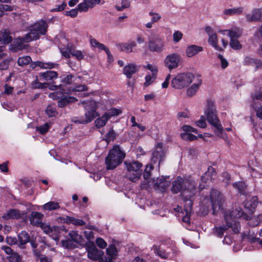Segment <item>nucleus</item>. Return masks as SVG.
Here are the masks:
<instances>
[{"label": "nucleus", "instance_id": "f8f14e48", "mask_svg": "<svg viewBox=\"0 0 262 262\" xmlns=\"http://www.w3.org/2000/svg\"><path fill=\"white\" fill-rule=\"evenodd\" d=\"M181 60V56L178 53H172L168 55L164 60L166 67L171 70L177 68Z\"/></svg>", "mask_w": 262, "mask_h": 262}, {"label": "nucleus", "instance_id": "6e6552de", "mask_svg": "<svg viewBox=\"0 0 262 262\" xmlns=\"http://www.w3.org/2000/svg\"><path fill=\"white\" fill-rule=\"evenodd\" d=\"M194 78V76L192 73H181L172 79L171 85L175 89H182L187 86Z\"/></svg>", "mask_w": 262, "mask_h": 262}, {"label": "nucleus", "instance_id": "5fc2aeb1", "mask_svg": "<svg viewBox=\"0 0 262 262\" xmlns=\"http://www.w3.org/2000/svg\"><path fill=\"white\" fill-rule=\"evenodd\" d=\"M50 128V125L48 123H45L40 126L36 127V130L38 131L41 134L46 133Z\"/></svg>", "mask_w": 262, "mask_h": 262}, {"label": "nucleus", "instance_id": "4d7b16f0", "mask_svg": "<svg viewBox=\"0 0 262 262\" xmlns=\"http://www.w3.org/2000/svg\"><path fill=\"white\" fill-rule=\"evenodd\" d=\"M63 90L62 92H54L51 93L49 95V97L53 100L59 99L63 95Z\"/></svg>", "mask_w": 262, "mask_h": 262}, {"label": "nucleus", "instance_id": "412c9836", "mask_svg": "<svg viewBox=\"0 0 262 262\" xmlns=\"http://www.w3.org/2000/svg\"><path fill=\"white\" fill-rule=\"evenodd\" d=\"M219 32L223 34H225V32H228V35L230 37V39L238 38L242 34V30L237 27L233 28L229 30H221Z\"/></svg>", "mask_w": 262, "mask_h": 262}, {"label": "nucleus", "instance_id": "774afa93", "mask_svg": "<svg viewBox=\"0 0 262 262\" xmlns=\"http://www.w3.org/2000/svg\"><path fill=\"white\" fill-rule=\"evenodd\" d=\"M218 57L221 60L222 68L223 69H225L227 68L228 66V62L227 61V60L224 58V57L221 54L218 55Z\"/></svg>", "mask_w": 262, "mask_h": 262}, {"label": "nucleus", "instance_id": "c9c22d12", "mask_svg": "<svg viewBox=\"0 0 262 262\" xmlns=\"http://www.w3.org/2000/svg\"><path fill=\"white\" fill-rule=\"evenodd\" d=\"M233 187L236 189L238 192L242 194H246L247 193L246 189L247 186L246 185L244 182L239 181L237 182H235L232 184Z\"/></svg>", "mask_w": 262, "mask_h": 262}, {"label": "nucleus", "instance_id": "aec40b11", "mask_svg": "<svg viewBox=\"0 0 262 262\" xmlns=\"http://www.w3.org/2000/svg\"><path fill=\"white\" fill-rule=\"evenodd\" d=\"M77 101V99L72 96L68 95H62L58 101V106L59 107H64L70 103L75 102Z\"/></svg>", "mask_w": 262, "mask_h": 262}, {"label": "nucleus", "instance_id": "1a4fd4ad", "mask_svg": "<svg viewBox=\"0 0 262 262\" xmlns=\"http://www.w3.org/2000/svg\"><path fill=\"white\" fill-rule=\"evenodd\" d=\"M165 46L163 39L158 35L152 32L148 37V47L150 51L161 52Z\"/></svg>", "mask_w": 262, "mask_h": 262}, {"label": "nucleus", "instance_id": "39448f33", "mask_svg": "<svg viewBox=\"0 0 262 262\" xmlns=\"http://www.w3.org/2000/svg\"><path fill=\"white\" fill-rule=\"evenodd\" d=\"M242 214V210L240 208L228 211L225 213L224 217L226 225L231 228L234 233H238L241 227L236 220L240 217Z\"/></svg>", "mask_w": 262, "mask_h": 262}, {"label": "nucleus", "instance_id": "dca6fc26", "mask_svg": "<svg viewBox=\"0 0 262 262\" xmlns=\"http://www.w3.org/2000/svg\"><path fill=\"white\" fill-rule=\"evenodd\" d=\"M244 11V8L242 6L225 9L222 12V16L224 18L238 16L242 14Z\"/></svg>", "mask_w": 262, "mask_h": 262}, {"label": "nucleus", "instance_id": "2eb2a0df", "mask_svg": "<svg viewBox=\"0 0 262 262\" xmlns=\"http://www.w3.org/2000/svg\"><path fill=\"white\" fill-rule=\"evenodd\" d=\"M40 227L45 233L52 236L55 241H58L59 237L57 233L59 231V228L56 226L51 227L49 225L42 223Z\"/></svg>", "mask_w": 262, "mask_h": 262}, {"label": "nucleus", "instance_id": "a878e982", "mask_svg": "<svg viewBox=\"0 0 262 262\" xmlns=\"http://www.w3.org/2000/svg\"><path fill=\"white\" fill-rule=\"evenodd\" d=\"M19 240L18 247L24 249L25 245L30 242V236L29 234L25 231H23L18 235Z\"/></svg>", "mask_w": 262, "mask_h": 262}, {"label": "nucleus", "instance_id": "3c124183", "mask_svg": "<svg viewBox=\"0 0 262 262\" xmlns=\"http://www.w3.org/2000/svg\"><path fill=\"white\" fill-rule=\"evenodd\" d=\"M8 259L10 262H21V260L20 256L16 252L12 253Z\"/></svg>", "mask_w": 262, "mask_h": 262}, {"label": "nucleus", "instance_id": "f257e3e1", "mask_svg": "<svg viewBox=\"0 0 262 262\" xmlns=\"http://www.w3.org/2000/svg\"><path fill=\"white\" fill-rule=\"evenodd\" d=\"M196 183L193 180L184 179L180 177L172 182L171 191L173 193L181 192V196L184 202L192 201L196 193Z\"/></svg>", "mask_w": 262, "mask_h": 262}, {"label": "nucleus", "instance_id": "72a5a7b5", "mask_svg": "<svg viewBox=\"0 0 262 262\" xmlns=\"http://www.w3.org/2000/svg\"><path fill=\"white\" fill-rule=\"evenodd\" d=\"M201 84V80L198 78L196 82L193 83L189 88L187 89V94L188 96H192L195 94L199 88Z\"/></svg>", "mask_w": 262, "mask_h": 262}, {"label": "nucleus", "instance_id": "f704fd0d", "mask_svg": "<svg viewBox=\"0 0 262 262\" xmlns=\"http://www.w3.org/2000/svg\"><path fill=\"white\" fill-rule=\"evenodd\" d=\"M154 253L163 259H167L168 257L169 253L166 252L160 246L154 245L152 248Z\"/></svg>", "mask_w": 262, "mask_h": 262}, {"label": "nucleus", "instance_id": "a211bd4d", "mask_svg": "<svg viewBox=\"0 0 262 262\" xmlns=\"http://www.w3.org/2000/svg\"><path fill=\"white\" fill-rule=\"evenodd\" d=\"M249 21H260L262 20V9H254L250 13L246 15Z\"/></svg>", "mask_w": 262, "mask_h": 262}, {"label": "nucleus", "instance_id": "2f4dec72", "mask_svg": "<svg viewBox=\"0 0 262 262\" xmlns=\"http://www.w3.org/2000/svg\"><path fill=\"white\" fill-rule=\"evenodd\" d=\"M39 76L43 80L48 81L56 78L58 76V74L55 71H48L45 72L40 73Z\"/></svg>", "mask_w": 262, "mask_h": 262}, {"label": "nucleus", "instance_id": "7ed1b4c3", "mask_svg": "<svg viewBox=\"0 0 262 262\" xmlns=\"http://www.w3.org/2000/svg\"><path fill=\"white\" fill-rule=\"evenodd\" d=\"M50 21L45 19H39L29 28V32L27 33V39L36 40L40 35H44L48 31V24Z\"/></svg>", "mask_w": 262, "mask_h": 262}, {"label": "nucleus", "instance_id": "b1692460", "mask_svg": "<svg viewBox=\"0 0 262 262\" xmlns=\"http://www.w3.org/2000/svg\"><path fill=\"white\" fill-rule=\"evenodd\" d=\"M57 64L53 62H43L41 61H37L32 63L31 67L33 69H35L36 67H39L41 69H52L55 68L57 66Z\"/></svg>", "mask_w": 262, "mask_h": 262}, {"label": "nucleus", "instance_id": "4c0bfd02", "mask_svg": "<svg viewBox=\"0 0 262 262\" xmlns=\"http://www.w3.org/2000/svg\"><path fill=\"white\" fill-rule=\"evenodd\" d=\"M211 173L213 174V173H215L214 169L213 167L210 166L208 168V172H205L203 176L201 177L202 182H205V183H208L209 181H212V177L210 176V173Z\"/></svg>", "mask_w": 262, "mask_h": 262}, {"label": "nucleus", "instance_id": "cd10ccee", "mask_svg": "<svg viewBox=\"0 0 262 262\" xmlns=\"http://www.w3.org/2000/svg\"><path fill=\"white\" fill-rule=\"evenodd\" d=\"M12 40V37L9 31L4 30L0 32V42L4 44H7L11 42Z\"/></svg>", "mask_w": 262, "mask_h": 262}, {"label": "nucleus", "instance_id": "de8ad7c7", "mask_svg": "<svg viewBox=\"0 0 262 262\" xmlns=\"http://www.w3.org/2000/svg\"><path fill=\"white\" fill-rule=\"evenodd\" d=\"M238 38L230 39L229 45L235 50H238L242 48V45L237 39Z\"/></svg>", "mask_w": 262, "mask_h": 262}, {"label": "nucleus", "instance_id": "473e14b6", "mask_svg": "<svg viewBox=\"0 0 262 262\" xmlns=\"http://www.w3.org/2000/svg\"><path fill=\"white\" fill-rule=\"evenodd\" d=\"M63 222L67 224H72L77 226H83L85 224V222L82 220L68 216L63 219Z\"/></svg>", "mask_w": 262, "mask_h": 262}, {"label": "nucleus", "instance_id": "a18cd8bd", "mask_svg": "<svg viewBox=\"0 0 262 262\" xmlns=\"http://www.w3.org/2000/svg\"><path fill=\"white\" fill-rule=\"evenodd\" d=\"M69 235L72 241L76 243H79L81 242L82 237L76 231H71L69 233Z\"/></svg>", "mask_w": 262, "mask_h": 262}, {"label": "nucleus", "instance_id": "ddd939ff", "mask_svg": "<svg viewBox=\"0 0 262 262\" xmlns=\"http://www.w3.org/2000/svg\"><path fill=\"white\" fill-rule=\"evenodd\" d=\"M169 182L166 180L164 177H161V178H158L157 180L151 179L148 182V186H150L153 185L155 190H159L161 192H164L169 185Z\"/></svg>", "mask_w": 262, "mask_h": 262}, {"label": "nucleus", "instance_id": "7c9ffc66", "mask_svg": "<svg viewBox=\"0 0 262 262\" xmlns=\"http://www.w3.org/2000/svg\"><path fill=\"white\" fill-rule=\"evenodd\" d=\"M258 198L256 196H253L245 203V207L250 211H253L258 204Z\"/></svg>", "mask_w": 262, "mask_h": 262}, {"label": "nucleus", "instance_id": "423d86ee", "mask_svg": "<svg viewBox=\"0 0 262 262\" xmlns=\"http://www.w3.org/2000/svg\"><path fill=\"white\" fill-rule=\"evenodd\" d=\"M210 202L212 206L213 214L215 215L222 210L225 202L224 195L219 190L211 189L210 194Z\"/></svg>", "mask_w": 262, "mask_h": 262}, {"label": "nucleus", "instance_id": "8fccbe9b", "mask_svg": "<svg viewBox=\"0 0 262 262\" xmlns=\"http://www.w3.org/2000/svg\"><path fill=\"white\" fill-rule=\"evenodd\" d=\"M229 228V227H228L227 225V226L225 227L220 226L216 227L215 228L214 234L217 236L222 237L223 236L224 233L228 230Z\"/></svg>", "mask_w": 262, "mask_h": 262}, {"label": "nucleus", "instance_id": "bb28decb", "mask_svg": "<svg viewBox=\"0 0 262 262\" xmlns=\"http://www.w3.org/2000/svg\"><path fill=\"white\" fill-rule=\"evenodd\" d=\"M185 202L186 203L184 207V210L185 212L186 215L183 217L182 220L184 222L189 223L192 209V200Z\"/></svg>", "mask_w": 262, "mask_h": 262}, {"label": "nucleus", "instance_id": "338daca9", "mask_svg": "<svg viewBox=\"0 0 262 262\" xmlns=\"http://www.w3.org/2000/svg\"><path fill=\"white\" fill-rule=\"evenodd\" d=\"M67 6L66 2H63L61 5L56 6L55 8L52 9V12H59L63 10Z\"/></svg>", "mask_w": 262, "mask_h": 262}, {"label": "nucleus", "instance_id": "0e129e2a", "mask_svg": "<svg viewBox=\"0 0 262 262\" xmlns=\"http://www.w3.org/2000/svg\"><path fill=\"white\" fill-rule=\"evenodd\" d=\"M197 126L201 128H205L206 126L205 117L202 116L200 119L196 122Z\"/></svg>", "mask_w": 262, "mask_h": 262}, {"label": "nucleus", "instance_id": "09e8293b", "mask_svg": "<svg viewBox=\"0 0 262 262\" xmlns=\"http://www.w3.org/2000/svg\"><path fill=\"white\" fill-rule=\"evenodd\" d=\"M46 112L47 115L50 117H54L57 114L55 105L52 104L49 105L47 106Z\"/></svg>", "mask_w": 262, "mask_h": 262}, {"label": "nucleus", "instance_id": "c03bdc74", "mask_svg": "<svg viewBox=\"0 0 262 262\" xmlns=\"http://www.w3.org/2000/svg\"><path fill=\"white\" fill-rule=\"evenodd\" d=\"M70 52L71 55L75 57V58L79 60H80L84 58V55L81 51L77 50L74 48H70Z\"/></svg>", "mask_w": 262, "mask_h": 262}, {"label": "nucleus", "instance_id": "bf43d9fd", "mask_svg": "<svg viewBox=\"0 0 262 262\" xmlns=\"http://www.w3.org/2000/svg\"><path fill=\"white\" fill-rule=\"evenodd\" d=\"M149 15L152 16L151 21L154 23L158 22L161 18V15L158 13L150 12Z\"/></svg>", "mask_w": 262, "mask_h": 262}, {"label": "nucleus", "instance_id": "6e6d98bb", "mask_svg": "<svg viewBox=\"0 0 262 262\" xmlns=\"http://www.w3.org/2000/svg\"><path fill=\"white\" fill-rule=\"evenodd\" d=\"M121 113V111L116 108L111 109L108 112L105 113V114L107 116L108 119L112 117L118 115Z\"/></svg>", "mask_w": 262, "mask_h": 262}, {"label": "nucleus", "instance_id": "4468645a", "mask_svg": "<svg viewBox=\"0 0 262 262\" xmlns=\"http://www.w3.org/2000/svg\"><path fill=\"white\" fill-rule=\"evenodd\" d=\"M88 257L94 260L99 258L103 254L102 251L99 250L94 243L89 244L86 247Z\"/></svg>", "mask_w": 262, "mask_h": 262}, {"label": "nucleus", "instance_id": "052dcab7", "mask_svg": "<svg viewBox=\"0 0 262 262\" xmlns=\"http://www.w3.org/2000/svg\"><path fill=\"white\" fill-rule=\"evenodd\" d=\"M96 243L99 247L102 249L105 248L107 246V244L104 241V240L100 237L97 238L96 239Z\"/></svg>", "mask_w": 262, "mask_h": 262}, {"label": "nucleus", "instance_id": "6ab92c4d", "mask_svg": "<svg viewBox=\"0 0 262 262\" xmlns=\"http://www.w3.org/2000/svg\"><path fill=\"white\" fill-rule=\"evenodd\" d=\"M25 213H23L19 210L15 209L9 210L2 216L4 219L9 220L10 219H20Z\"/></svg>", "mask_w": 262, "mask_h": 262}, {"label": "nucleus", "instance_id": "20e7f679", "mask_svg": "<svg viewBox=\"0 0 262 262\" xmlns=\"http://www.w3.org/2000/svg\"><path fill=\"white\" fill-rule=\"evenodd\" d=\"M125 157V154L118 145L114 146L105 159L106 169H113L119 165Z\"/></svg>", "mask_w": 262, "mask_h": 262}, {"label": "nucleus", "instance_id": "13d9d810", "mask_svg": "<svg viewBox=\"0 0 262 262\" xmlns=\"http://www.w3.org/2000/svg\"><path fill=\"white\" fill-rule=\"evenodd\" d=\"M183 34L179 31H176L173 34V41L176 43L178 42L182 39Z\"/></svg>", "mask_w": 262, "mask_h": 262}, {"label": "nucleus", "instance_id": "4be33fe9", "mask_svg": "<svg viewBox=\"0 0 262 262\" xmlns=\"http://www.w3.org/2000/svg\"><path fill=\"white\" fill-rule=\"evenodd\" d=\"M137 46V43L134 41H130L127 42L122 43L117 45L118 49L121 51H123L129 53L133 51V48Z\"/></svg>", "mask_w": 262, "mask_h": 262}, {"label": "nucleus", "instance_id": "603ef678", "mask_svg": "<svg viewBox=\"0 0 262 262\" xmlns=\"http://www.w3.org/2000/svg\"><path fill=\"white\" fill-rule=\"evenodd\" d=\"M182 139L186 141H193L197 139V137L190 133H184L181 134Z\"/></svg>", "mask_w": 262, "mask_h": 262}, {"label": "nucleus", "instance_id": "9b49d317", "mask_svg": "<svg viewBox=\"0 0 262 262\" xmlns=\"http://www.w3.org/2000/svg\"><path fill=\"white\" fill-rule=\"evenodd\" d=\"M165 157V150L163 145L161 143H158L156 146L151 159V162L154 163H158L159 166L161 163L163 161Z\"/></svg>", "mask_w": 262, "mask_h": 262}, {"label": "nucleus", "instance_id": "f3484780", "mask_svg": "<svg viewBox=\"0 0 262 262\" xmlns=\"http://www.w3.org/2000/svg\"><path fill=\"white\" fill-rule=\"evenodd\" d=\"M27 34H26L24 37H18L15 39L13 44L11 45L12 46V50L14 52H17L18 51L21 50L25 49L27 46L25 43L29 42L32 40H28L27 39Z\"/></svg>", "mask_w": 262, "mask_h": 262}, {"label": "nucleus", "instance_id": "69168bd1", "mask_svg": "<svg viewBox=\"0 0 262 262\" xmlns=\"http://www.w3.org/2000/svg\"><path fill=\"white\" fill-rule=\"evenodd\" d=\"M62 245L63 247L67 249H72L73 248V244L72 241L69 239L66 241H62L61 242Z\"/></svg>", "mask_w": 262, "mask_h": 262}, {"label": "nucleus", "instance_id": "c85d7f7f", "mask_svg": "<svg viewBox=\"0 0 262 262\" xmlns=\"http://www.w3.org/2000/svg\"><path fill=\"white\" fill-rule=\"evenodd\" d=\"M91 45L95 48H97L100 50H104L107 54V56L110 57L111 55L109 49L103 43L98 42L96 39L92 38L90 40Z\"/></svg>", "mask_w": 262, "mask_h": 262}, {"label": "nucleus", "instance_id": "e2e57ef3", "mask_svg": "<svg viewBox=\"0 0 262 262\" xmlns=\"http://www.w3.org/2000/svg\"><path fill=\"white\" fill-rule=\"evenodd\" d=\"M78 9H73L70 11H67L64 12V14L67 16H69L71 17H76L78 14Z\"/></svg>", "mask_w": 262, "mask_h": 262}, {"label": "nucleus", "instance_id": "58836bf2", "mask_svg": "<svg viewBox=\"0 0 262 262\" xmlns=\"http://www.w3.org/2000/svg\"><path fill=\"white\" fill-rule=\"evenodd\" d=\"M108 120V117L104 114L101 117L97 118L95 121V125L97 128L103 127L106 124Z\"/></svg>", "mask_w": 262, "mask_h": 262}, {"label": "nucleus", "instance_id": "ea45409f", "mask_svg": "<svg viewBox=\"0 0 262 262\" xmlns=\"http://www.w3.org/2000/svg\"><path fill=\"white\" fill-rule=\"evenodd\" d=\"M32 61L31 58L29 56L20 57L17 60L18 66L23 67L29 64Z\"/></svg>", "mask_w": 262, "mask_h": 262}, {"label": "nucleus", "instance_id": "0eeeda50", "mask_svg": "<svg viewBox=\"0 0 262 262\" xmlns=\"http://www.w3.org/2000/svg\"><path fill=\"white\" fill-rule=\"evenodd\" d=\"M124 164L127 169L126 178L133 182H136L142 174V164L138 161L133 162H125Z\"/></svg>", "mask_w": 262, "mask_h": 262}, {"label": "nucleus", "instance_id": "5701e85b", "mask_svg": "<svg viewBox=\"0 0 262 262\" xmlns=\"http://www.w3.org/2000/svg\"><path fill=\"white\" fill-rule=\"evenodd\" d=\"M43 216V214L38 212H32L31 216L29 217L30 223L32 225L39 227L42 223L41 220Z\"/></svg>", "mask_w": 262, "mask_h": 262}, {"label": "nucleus", "instance_id": "37998d69", "mask_svg": "<svg viewBox=\"0 0 262 262\" xmlns=\"http://www.w3.org/2000/svg\"><path fill=\"white\" fill-rule=\"evenodd\" d=\"M106 253L109 256L110 258H115L117 253V250L116 246L113 244L111 245L106 249Z\"/></svg>", "mask_w": 262, "mask_h": 262}, {"label": "nucleus", "instance_id": "a19ab883", "mask_svg": "<svg viewBox=\"0 0 262 262\" xmlns=\"http://www.w3.org/2000/svg\"><path fill=\"white\" fill-rule=\"evenodd\" d=\"M59 207L58 203L52 201L49 202L43 205V208L49 211L56 210L59 208Z\"/></svg>", "mask_w": 262, "mask_h": 262}, {"label": "nucleus", "instance_id": "f03ea898", "mask_svg": "<svg viewBox=\"0 0 262 262\" xmlns=\"http://www.w3.org/2000/svg\"><path fill=\"white\" fill-rule=\"evenodd\" d=\"M205 114L208 122L215 128V135L219 137H222L223 128L216 116L214 104L212 101H207Z\"/></svg>", "mask_w": 262, "mask_h": 262}, {"label": "nucleus", "instance_id": "49530a36", "mask_svg": "<svg viewBox=\"0 0 262 262\" xmlns=\"http://www.w3.org/2000/svg\"><path fill=\"white\" fill-rule=\"evenodd\" d=\"M116 133L113 128H111L106 134L105 140L107 143L113 141L116 137Z\"/></svg>", "mask_w": 262, "mask_h": 262}, {"label": "nucleus", "instance_id": "393cba45", "mask_svg": "<svg viewBox=\"0 0 262 262\" xmlns=\"http://www.w3.org/2000/svg\"><path fill=\"white\" fill-rule=\"evenodd\" d=\"M202 51L203 48L202 47L193 45L187 47L186 54L187 57H192Z\"/></svg>", "mask_w": 262, "mask_h": 262}, {"label": "nucleus", "instance_id": "9d476101", "mask_svg": "<svg viewBox=\"0 0 262 262\" xmlns=\"http://www.w3.org/2000/svg\"><path fill=\"white\" fill-rule=\"evenodd\" d=\"M86 112L85 113V119L80 121L79 122L82 124H86L91 122L95 118L98 116V113L96 111V107L94 102H90L86 103L85 106Z\"/></svg>", "mask_w": 262, "mask_h": 262}, {"label": "nucleus", "instance_id": "79ce46f5", "mask_svg": "<svg viewBox=\"0 0 262 262\" xmlns=\"http://www.w3.org/2000/svg\"><path fill=\"white\" fill-rule=\"evenodd\" d=\"M208 42L212 45L216 50H220V48L217 45V38L216 34L209 36Z\"/></svg>", "mask_w": 262, "mask_h": 262}, {"label": "nucleus", "instance_id": "e433bc0d", "mask_svg": "<svg viewBox=\"0 0 262 262\" xmlns=\"http://www.w3.org/2000/svg\"><path fill=\"white\" fill-rule=\"evenodd\" d=\"M154 169V166L151 164H148L146 166L145 172L143 174V177L145 181H147V186H145L144 184H142V187L143 188H146V187H149L148 185V182L150 180H148L150 177L151 176L150 171Z\"/></svg>", "mask_w": 262, "mask_h": 262}, {"label": "nucleus", "instance_id": "680f3d73", "mask_svg": "<svg viewBox=\"0 0 262 262\" xmlns=\"http://www.w3.org/2000/svg\"><path fill=\"white\" fill-rule=\"evenodd\" d=\"M155 78H156V75H152V76H150V75L146 76L145 77V82L144 83V85L146 86H148L149 85H150L151 83H152L153 82V81H154Z\"/></svg>", "mask_w": 262, "mask_h": 262}, {"label": "nucleus", "instance_id": "864d4df0", "mask_svg": "<svg viewBox=\"0 0 262 262\" xmlns=\"http://www.w3.org/2000/svg\"><path fill=\"white\" fill-rule=\"evenodd\" d=\"M77 8L80 12H86L90 7L87 5V3L85 2V0H83L82 3L78 5Z\"/></svg>", "mask_w": 262, "mask_h": 262}, {"label": "nucleus", "instance_id": "c756f323", "mask_svg": "<svg viewBox=\"0 0 262 262\" xmlns=\"http://www.w3.org/2000/svg\"><path fill=\"white\" fill-rule=\"evenodd\" d=\"M137 71V68L136 65L134 64H128L124 67L123 74L125 75L128 78H130Z\"/></svg>", "mask_w": 262, "mask_h": 262}]
</instances>
